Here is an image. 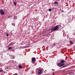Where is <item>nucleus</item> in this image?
Masks as SVG:
<instances>
[{
  "mask_svg": "<svg viewBox=\"0 0 75 75\" xmlns=\"http://www.w3.org/2000/svg\"><path fill=\"white\" fill-rule=\"evenodd\" d=\"M36 61V59L35 57H32V62L33 64H35Z\"/></svg>",
  "mask_w": 75,
  "mask_h": 75,
  "instance_id": "4",
  "label": "nucleus"
},
{
  "mask_svg": "<svg viewBox=\"0 0 75 75\" xmlns=\"http://www.w3.org/2000/svg\"><path fill=\"white\" fill-rule=\"evenodd\" d=\"M61 12L62 13H63V12H64V11L63 10H62L61 11Z\"/></svg>",
  "mask_w": 75,
  "mask_h": 75,
  "instance_id": "16",
  "label": "nucleus"
},
{
  "mask_svg": "<svg viewBox=\"0 0 75 75\" xmlns=\"http://www.w3.org/2000/svg\"><path fill=\"white\" fill-rule=\"evenodd\" d=\"M4 73H5V72H4Z\"/></svg>",
  "mask_w": 75,
  "mask_h": 75,
  "instance_id": "19",
  "label": "nucleus"
},
{
  "mask_svg": "<svg viewBox=\"0 0 75 75\" xmlns=\"http://www.w3.org/2000/svg\"><path fill=\"white\" fill-rule=\"evenodd\" d=\"M12 25L13 26H15V24L14 23H12Z\"/></svg>",
  "mask_w": 75,
  "mask_h": 75,
  "instance_id": "11",
  "label": "nucleus"
},
{
  "mask_svg": "<svg viewBox=\"0 0 75 75\" xmlns=\"http://www.w3.org/2000/svg\"><path fill=\"white\" fill-rule=\"evenodd\" d=\"M51 10H52L51 9H49V11H51Z\"/></svg>",
  "mask_w": 75,
  "mask_h": 75,
  "instance_id": "14",
  "label": "nucleus"
},
{
  "mask_svg": "<svg viewBox=\"0 0 75 75\" xmlns=\"http://www.w3.org/2000/svg\"><path fill=\"white\" fill-rule=\"evenodd\" d=\"M54 4H58V2H57V1H55L54 2Z\"/></svg>",
  "mask_w": 75,
  "mask_h": 75,
  "instance_id": "6",
  "label": "nucleus"
},
{
  "mask_svg": "<svg viewBox=\"0 0 75 75\" xmlns=\"http://www.w3.org/2000/svg\"><path fill=\"white\" fill-rule=\"evenodd\" d=\"M55 43L54 44V45H55Z\"/></svg>",
  "mask_w": 75,
  "mask_h": 75,
  "instance_id": "18",
  "label": "nucleus"
},
{
  "mask_svg": "<svg viewBox=\"0 0 75 75\" xmlns=\"http://www.w3.org/2000/svg\"><path fill=\"white\" fill-rule=\"evenodd\" d=\"M70 44H73V42L71 40L70 41Z\"/></svg>",
  "mask_w": 75,
  "mask_h": 75,
  "instance_id": "7",
  "label": "nucleus"
},
{
  "mask_svg": "<svg viewBox=\"0 0 75 75\" xmlns=\"http://www.w3.org/2000/svg\"><path fill=\"white\" fill-rule=\"evenodd\" d=\"M13 4H14V6H16L17 5V3L16 2H14L13 3Z\"/></svg>",
  "mask_w": 75,
  "mask_h": 75,
  "instance_id": "8",
  "label": "nucleus"
},
{
  "mask_svg": "<svg viewBox=\"0 0 75 75\" xmlns=\"http://www.w3.org/2000/svg\"><path fill=\"white\" fill-rule=\"evenodd\" d=\"M19 68H22V67H23L21 65H19Z\"/></svg>",
  "mask_w": 75,
  "mask_h": 75,
  "instance_id": "9",
  "label": "nucleus"
},
{
  "mask_svg": "<svg viewBox=\"0 0 75 75\" xmlns=\"http://www.w3.org/2000/svg\"><path fill=\"white\" fill-rule=\"evenodd\" d=\"M42 70H43V69L41 68L38 69L36 71V74H38L37 75H40L42 74Z\"/></svg>",
  "mask_w": 75,
  "mask_h": 75,
  "instance_id": "1",
  "label": "nucleus"
},
{
  "mask_svg": "<svg viewBox=\"0 0 75 75\" xmlns=\"http://www.w3.org/2000/svg\"><path fill=\"white\" fill-rule=\"evenodd\" d=\"M59 26H60L59 25H57L54 26L51 29V32H52L55 31H57L59 29Z\"/></svg>",
  "mask_w": 75,
  "mask_h": 75,
  "instance_id": "3",
  "label": "nucleus"
},
{
  "mask_svg": "<svg viewBox=\"0 0 75 75\" xmlns=\"http://www.w3.org/2000/svg\"><path fill=\"white\" fill-rule=\"evenodd\" d=\"M0 13L1 15H4L5 12H4L3 9H0Z\"/></svg>",
  "mask_w": 75,
  "mask_h": 75,
  "instance_id": "5",
  "label": "nucleus"
},
{
  "mask_svg": "<svg viewBox=\"0 0 75 75\" xmlns=\"http://www.w3.org/2000/svg\"><path fill=\"white\" fill-rule=\"evenodd\" d=\"M65 67H66V65L62 67V68H64Z\"/></svg>",
  "mask_w": 75,
  "mask_h": 75,
  "instance_id": "12",
  "label": "nucleus"
},
{
  "mask_svg": "<svg viewBox=\"0 0 75 75\" xmlns=\"http://www.w3.org/2000/svg\"><path fill=\"white\" fill-rule=\"evenodd\" d=\"M55 8H54V7H53L52 8V10H54V9H55Z\"/></svg>",
  "mask_w": 75,
  "mask_h": 75,
  "instance_id": "13",
  "label": "nucleus"
},
{
  "mask_svg": "<svg viewBox=\"0 0 75 75\" xmlns=\"http://www.w3.org/2000/svg\"><path fill=\"white\" fill-rule=\"evenodd\" d=\"M11 48H12V47H9L8 48V49L9 50H10L11 49Z\"/></svg>",
  "mask_w": 75,
  "mask_h": 75,
  "instance_id": "10",
  "label": "nucleus"
},
{
  "mask_svg": "<svg viewBox=\"0 0 75 75\" xmlns=\"http://www.w3.org/2000/svg\"><path fill=\"white\" fill-rule=\"evenodd\" d=\"M8 34L6 35V36H7V37H8Z\"/></svg>",
  "mask_w": 75,
  "mask_h": 75,
  "instance_id": "17",
  "label": "nucleus"
},
{
  "mask_svg": "<svg viewBox=\"0 0 75 75\" xmlns=\"http://www.w3.org/2000/svg\"><path fill=\"white\" fill-rule=\"evenodd\" d=\"M64 62H65V61L64 60H61L60 62L58 63H57V66H59L60 67L63 66L65 65Z\"/></svg>",
  "mask_w": 75,
  "mask_h": 75,
  "instance_id": "2",
  "label": "nucleus"
},
{
  "mask_svg": "<svg viewBox=\"0 0 75 75\" xmlns=\"http://www.w3.org/2000/svg\"><path fill=\"white\" fill-rule=\"evenodd\" d=\"M3 71V70H0V72H2Z\"/></svg>",
  "mask_w": 75,
  "mask_h": 75,
  "instance_id": "15",
  "label": "nucleus"
}]
</instances>
